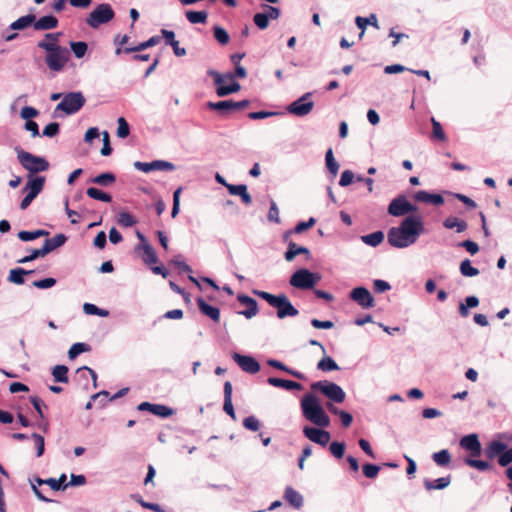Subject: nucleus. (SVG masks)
Returning a JSON list of instances; mask_svg holds the SVG:
<instances>
[{"label": "nucleus", "instance_id": "obj_1", "mask_svg": "<svg viewBox=\"0 0 512 512\" xmlns=\"http://www.w3.org/2000/svg\"><path fill=\"white\" fill-rule=\"evenodd\" d=\"M424 231V223L418 216L406 217L398 227L387 233L388 243L395 248H405L414 244Z\"/></svg>", "mask_w": 512, "mask_h": 512}, {"label": "nucleus", "instance_id": "obj_2", "mask_svg": "<svg viewBox=\"0 0 512 512\" xmlns=\"http://www.w3.org/2000/svg\"><path fill=\"white\" fill-rule=\"evenodd\" d=\"M61 32L47 33L43 41L38 42L37 46L46 51L45 62L52 71H61L70 57V52L66 47L59 45Z\"/></svg>", "mask_w": 512, "mask_h": 512}, {"label": "nucleus", "instance_id": "obj_3", "mask_svg": "<svg viewBox=\"0 0 512 512\" xmlns=\"http://www.w3.org/2000/svg\"><path fill=\"white\" fill-rule=\"evenodd\" d=\"M301 408L303 416L313 424L320 427L330 425L329 416L325 413L314 394L309 393L303 397L301 400Z\"/></svg>", "mask_w": 512, "mask_h": 512}, {"label": "nucleus", "instance_id": "obj_4", "mask_svg": "<svg viewBox=\"0 0 512 512\" xmlns=\"http://www.w3.org/2000/svg\"><path fill=\"white\" fill-rule=\"evenodd\" d=\"M252 293L259 298L265 300L270 306L277 309V317L283 319L285 317H295L299 311L292 305L291 301L285 294L273 295L266 291L252 290Z\"/></svg>", "mask_w": 512, "mask_h": 512}, {"label": "nucleus", "instance_id": "obj_5", "mask_svg": "<svg viewBox=\"0 0 512 512\" xmlns=\"http://www.w3.org/2000/svg\"><path fill=\"white\" fill-rule=\"evenodd\" d=\"M15 152L19 163L28 172L35 174L48 170L49 162L45 158L33 155L20 147H16Z\"/></svg>", "mask_w": 512, "mask_h": 512}, {"label": "nucleus", "instance_id": "obj_6", "mask_svg": "<svg viewBox=\"0 0 512 512\" xmlns=\"http://www.w3.org/2000/svg\"><path fill=\"white\" fill-rule=\"evenodd\" d=\"M208 74L214 78L216 93L219 97L227 96L241 89V85L234 80L235 77L232 73L222 75L217 71L209 70Z\"/></svg>", "mask_w": 512, "mask_h": 512}, {"label": "nucleus", "instance_id": "obj_7", "mask_svg": "<svg viewBox=\"0 0 512 512\" xmlns=\"http://www.w3.org/2000/svg\"><path fill=\"white\" fill-rule=\"evenodd\" d=\"M489 459L497 458L498 464L502 467L512 463V447L507 448V444L501 441H492L485 450Z\"/></svg>", "mask_w": 512, "mask_h": 512}, {"label": "nucleus", "instance_id": "obj_8", "mask_svg": "<svg viewBox=\"0 0 512 512\" xmlns=\"http://www.w3.org/2000/svg\"><path fill=\"white\" fill-rule=\"evenodd\" d=\"M115 17V12L110 4H99L86 18V23L93 29L110 22Z\"/></svg>", "mask_w": 512, "mask_h": 512}, {"label": "nucleus", "instance_id": "obj_9", "mask_svg": "<svg viewBox=\"0 0 512 512\" xmlns=\"http://www.w3.org/2000/svg\"><path fill=\"white\" fill-rule=\"evenodd\" d=\"M320 281V276L316 273L302 268L293 273L290 278V285L302 289H312Z\"/></svg>", "mask_w": 512, "mask_h": 512}, {"label": "nucleus", "instance_id": "obj_10", "mask_svg": "<svg viewBox=\"0 0 512 512\" xmlns=\"http://www.w3.org/2000/svg\"><path fill=\"white\" fill-rule=\"evenodd\" d=\"M85 102L86 99L81 92H70L64 95L55 111H63L67 115L75 114L84 106Z\"/></svg>", "mask_w": 512, "mask_h": 512}, {"label": "nucleus", "instance_id": "obj_11", "mask_svg": "<svg viewBox=\"0 0 512 512\" xmlns=\"http://www.w3.org/2000/svg\"><path fill=\"white\" fill-rule=\"evenodd\" d=\"M312 390L322 392L327 398L335 403H342L345 400V392L343 389L329 381H318L311 385Z\"/></svg>", "mask_w": 512, "mask_h": 512}, {"label": "nucleus", "instance_id": "obj_12", "mask_svg": "<svg viewBox=\"0 0 512 512\" xmlns=\"http://www.w3.org/2000/svg\"><path fill=\"white\" fill-rule=\"evenodd\" d=\"M416 211L417 207L411 204L404 195L394 198L388 206V213L394 217L404 216Z\"/></svg>", "mask_w": 512, "mask_h": 512}, {"label": "nucleus", "instance_id": "obj_13", "mask_svg": "<svg viewBox=\"0 0 512 512\" xmlns=\"http://www.w3.org/2000/svg\"><path fill=\"white\" fill-rule=\"evenodd\" d=\"M250 104L249 100L233 101L224 100L219 102H208L207 107L211 110L218 111L222 114H227L232 111L242 110L248 107Z\"/></svg>", "mask_w": 512, "mask_h": 512}, {"label": "nucleus", "instance_id": "obj_14", "mask_svg": "<svg viewBox=\"0 0 512 512\" xmlns=\"http://www.w3.org/2000/svg\"><path fill=\"white\" fill-rule=\"evenodd\" d=\"M310 96L311 93L304 94L302 97L292 102L287 107V111L290 114L300 117L308 115L314 107L313 101H306L308 98H310Z\"/></svg>", "mask_w": 512, "mask_h": 512}, {"label": "nucleus", "instance_id": "obj_15", "mask_svg": "<svg viewBox=\"0 0 512 512\" xmlns=\"http://www.w3.org/2000/svg\"><path fill=\"white\" fill-rule=\"evenodd\" d=\"M350 298L362 308H370L374 306V298L370 291L365 287H356L350 292Z\"/></svg>", "mask_w": 512, "mask_h": 512}, {"label": "nucleus", "instance_id": "obj_16", "mask_svg": "<svg viewBox=\"0 0 512 512\" xmlns=\"http://www.w3.org/2000/svg\"><path fill=\"white\" fill-rule=\"evenodd\" d=\"M134 167L142 172L148 173L154 170L172 171L175 169L173 163L164 160H155L152 162H140L136 161Z\"/></svg>", "mask_w": 512, "mask_h": 512}, {"label": "nucleus", "instance_id": "obj_17", "mask_svg": "<svg viewBox=\"0 0 512 512\" xmlns=\"http://www.w3.org/2000/svg\"><path fill=\"white\" fill-rule=\"evenodd\" d=\"M232 358L244 372L255 374L260 371L259 362L251 356L233 353Z\"/></svg>", "mask_w": 512, "mask_h": 512}, {"label": "nucleus", "instance_id": "obj_18", "mask_svg": "<svg viewBox=\"0 0 512 512\" xmlns=\"http://www.w3.org/2000/svg\"><path fill=\"white\" fill-rule=\"evenodd\" d=\"M303 434L310 441L315 442L321 446H326L331 438L330 433L328 431L310 426L304 427Z\"/></svg>", "mask_w": 512, "mask_h": 512}, {"label": "nucleus", "instance_id": "obj_19", "mask_svg": "<svg viewBox=\"0 0 512 512\" xmlns=\"http://www.w3.org/2000/svg\"><path fill=\"white\" fill-rule=\"evenodd\" d=\"M139 411H149L156 416L162 418L170 417L173 414V410L162 404H152L149 402H142L137 406Z\"/></svg>", "mask_w": 512, "mask_h": 512}, {"label": "nucleus", "instance_id": "obj_20", "mask_svg": "<svg viewBox=\"0 0 512 512\" xmlns=\"http://www.w3.org/2000/svg\"><path fill=\"white\" fill-rule=\"evenodd\" d=\"M237 300L247 307L246 310L239 312V314L250 319L258 314V305L255 299L248 295L239 294Z\"/></svg>", "mask_w": 512, "mask_h": 512}, {"label": "nucleus", "instance_id": "obj_21", "mask_svg": "<svg viewBox=\"0 0 512 512\" xmlns=\"http://www.w3.org/2000/svg\"><path fill=\"white\" fill-rule=\"evenodd\" d=\"M460 445L462 448L470 451L472 456H479L481 453V444L476 434L464 436L460 441Z\"/></svg>", "mask_w": 512, "mask_h": 512}, {"label": "nucleus", "instance_id": "obj_22", "mask_svg": "<svg viewBox=\"0 0 512 512\" xmlns=\"http://www.w3.org/2000/svg\"><path fill=\"white\" fill-rule=\"evenodd\" d=\"M223 410L233 419L236 420L234 407L232 404V384L226 381L224 384V405Z\"/></svg>", "mask_w": 512, "mask_h": 512}, {"label": "nucleus", "instance_id": "obj_23", "mask_svg": "<svg viewBox=\"0 0 512 512\" xmlns=\"http://www.w3.org/2000/svg\"><path fill=\"white\" fill-rule=\"evenodd\" d=\"M227 190L231 195H237L241 197L242 202L245 205H250L252 203V197L247 191V186L244 184L240 185H226Z\"/></svg>", "mask_w": 512, "mask_h": 512}, {"label": "nucleus", "instance_id": "obj_24", "mask_svg": "<svg viewBox=\"0 0 512 512\" xmlns=\"http://www.w3.org/2000/svg\"><path fill=\"white\" fill-rule=\"evenodd\" d=\"M197 305L201 313L208 316L215 322L220 321V310L217 307L207 304L203 298L197 299Z\"/></svg>", "mask_w": 512, "mask_h": 512}, {"label": "nucleus", "instance_id": "obj_25", "mask_svg": "<svg viewBox=\"0 0 512 512\" xmlns=\"http://www.w3.org/2000/svg\"><path fill=\"white\" fill-rule=\"evenodd\" d=\"M58 26V19L53 15H46L38 20L34 21V29L41 30H51Z\"/></svg>", "mask_w": 512, "mask_h": 512}, {"label": "nucleus", "instance_id": "obj_26", "mask_svg": "<svg viewBox=\"0 0 512 512\" xmlns=\"http://www.w3.org/2000/svg\"><path fill=\"white\" fill-rule=\"evenodd\" d=\"M67 241V237L64 234H57L52 238L46 239L42 246L44 253L47 255L53 250L61 247Z\"/></svg>", "mask_w": 512, "mask_h": 512}, {"label": "nucleus", "instance_id": "obj_27", "mask_svg": "<svg viewBox=\"0 0 512 512\" xmlns=\"http://www.w3.org/2000/svg\"><path fill=\"white\" fill-rule=\"evenodd\" d=\"M267 382L270 385L274 386V387H279V388H283V389H286V390H300V389H302V385L300 383L295 382V381H291V380L270 377V378H268Z\"/></svg>", "mask_w": 512, "mask_h": 512}, {"label": "nucleus", "instance_id": "obj_28", "mask_svg": "<svg viewBox=\"0 0 512 512\" xmlns=\"http://www.w3.org/2000/svg\"><path fill=\"white\" fill-rule=\"evenodd\" d=\"M304 254L307 258L310 257V251L304 246H297L294 242L288 244V249L285 252V260L291 262L297 255Z\"/></svg>", "mask_w": 512, "mask_h": 512}, {"label": "nucleus", "instance_id": "obj_29", "mask_svg": "<svg viewBox=\"0 0 512 512\" xmlns=\"http://www.w3.org/2000/svg\"><path fill=\"white\" fill-rule=\"evenodd\" d=\"M284 499L297 509L303 505V497L290 486L285 489Z\"/></svg>", "mask_w": 512, "mask_h": 512}, {"label": "nucleus", "instance_id": "obj_30", "mask_svg": "<svg viewBox=\"0 0 512 512\" xmlns=\"http://www.w3.org/2000/svg\"><path fill=\"white\" fill-rule=\"evenodd\" d=\"M451 483V476H447V477H441V478H438L436 480H424V487L426 490L428 491H431V490H442L446 487H448Z\"/></svg>", "mask_w": 512, "mask_h": 512}, {"label": "nucleus", "instance_id": "obj_31", "mask_svg": "<svg viewBox=\"0 0 512 512\" xmlns=\"http://www.w3.org/2000/svg\"><path fill=\"white\" fill-rule=\"evenodd\" d=\"M44 183L45 178L42 176H37L32 179H29L23 190H29V193L33 194L36 197L42 191Z\"/></svg>", "mask_w": 512, "mask_h": 512}, {"label": "nucleus", "instance_id": "obj_32", "mask_svg": "<svg viewBox=\"0 0 512 512\" xmlns=\"http://www.w3.org/2000/svg\"><path fill=\"white\" fill-rule=\"evenodd\" d=\"M31 273H33V270H25L23 268L12 269L9 272L8 281L16 285H22L25 282L24 275H28Z\"/></svg>", "mask_w": 512, "mask_h": 512}, {"label": "nucleus", "instance_id": "obj_33", "mask_svg": "<svg viewBox=\"0 0 512 512\" xmlns=\"http://www.w3.org/2000/svg\"><path fill=\"white\" fill-rule=\"evenodd\" d=\"M443 226L447 229H454L456 228L458 233L464 232L468 224L464 220H461L457 217H448L444 220Z\"/></svg>", "mask_w": 512, "mask_h": 512}, {"label": "nucleus", "instance_id": "obj_34", "mask_svg": "<svg viewBox=\"0 0 512 512\" xmlns=\"http://www.w3.org/2000/svg\"><path fill=\"white\" fill-rule=\"evenodd\" d=\"M267 364L273 368H276L278 370L284 371L292 376H294L297 379H304V375L301 372L295 371L284 365L282 362L275 360V359H269L267 361Z\"/></svg>", "mask_w": 512, "mask_h": 512}, {"label": "nucleus", "instance_id": "obj_35", "mask_svg": "<svg viewBox=\"0 0 512 512\" xmlns=\"http://www.w3.org/2000/svg\"><path fill=\"white\" fill-rule=\"evenodd\" d=\"M34 21H35V15L28 14V15L22 16V17L18 18L16 21H14L10 25V28L13 30H22V29L29 27L32 24L34 25Z\"/></svg>", "mask_w": 512, "mask_h": 512}, {"label": "nucleus", "instance_id": "obj_36", "mask_svg": "<svg viewBox=\"0 0 512 512\" xmlns=\"http://www.w3.org/2000/svg\"><path fill=\"white\" fill-rule=\"evenodd\" d=\"M140 250L143 251L142 259L146 264L151 265L157 263L158 257L156 252L149 243H145L144 246L140 248Z\"/></svg>", "mask_w": 512, "mask_h": 512}, {"label": "nucleus", "instance_id": "obj_37", "mask_svg": "<svg viewBox=\"0 0 512 512\" xmlns=\"http://www.w3.org/2000/svg\"><path fill=\"white\" fill-rule=\"evenodd\" d=\"M68 367L65 365H56L52 370V375L56 382L68 383Z\"/></svg>", "mask_w": 512, "mask_h": 512}, {"label": "nucleus", "instance_id": "obj_38", "mask_svg": "<svg viewBox=\"0 0 512 512\" xmlns=\"http://www.w3.org/2000/svg\"><path fill=\"white\" fill-rule=\"evenodd\" d=\"M434 462L441 467H446L451 462V455L447 449H442L432 455Z\"/></svg>", "mask_w": 512, "mask_h": 512}, {"label": "nucleus", "instance_id": "obj_39", "mask_svg": "<svg viewBox=\"0 0 512 512\" xmlns=\"http://www.w3.org/2000/svg\"><path fill=\"white\" fill-rule=\"evenodd\" d=\"M384 240V234L382 231H376L362 237V241L372 247H376Z\"/></svg>", "mask_w": 512, "mask_h": 512}, {"label": "nucleus", "instance_id": "obj_40", "mask_svg": "<svg viewBox=\"0 0 512 512\" xmlns=\"http://www.w3.org/2000/svg\"><path fill=\"white\" fill-rule=\"evenodd\" d=\"M116 181V177L113 173L106 172L99 174L98 176L94 177L91 182L97 185L101 186H110Z\"/></svg>", "mask_w": 512, "mask_h": 512}, {"label": "nucleus", "instance_id": "obj_41", "mask_svg": "<svg viewBox=\"0 0 512 512\" xmlns=\"http://www.w3.org/2000/svg\"><path fill=\"white\" fill-rule=\"evenodd\" d=\"M185 15L192 24L206 23L208 17L206 11H187Z\"/></svg>", "mask_w": 512, "mask_h": 512}, {"label": "nucleus", "instance_id": "obj_42", "mask_svg": "<svg viewBox=\"0 0 512 512\" xmlns=\"http://www.w3.org/2000/svg\"><path fill=\"white\" fill-rule=\"evenodd\" d=\"M86 194L90 198L95 199V200H99V201H103V202H107V203L112 201V197L110 194L103 192L95 187L88 188L86 191Z\"/></svg>", "mask_w": 512, "mask_h": 512}, {"label": "nucleus", "instance_id": "obj_43", "mask_svg": "<svg viewBox=\"0 0 512 512\" xmlns=\"http://www.w3.org/2000/svg\"><path fill=\"white\" fill-rule=\"evenodd\" d=\"M317 368L321 371H334L339 370L338 364L330 357L324 356L317 364Z\"/></svg>", "mask_w": 512, "mask_h": 512}, {"label": "nucleus", "instance_id": "obj_44", "mask_svg": "<svg viewBox=\"0 0 512 512\" xmlns=\"http://www.w3.org/2000/svg\"><path fill=\"white\" fill-rule=\"evenodd\" d=\"M431 123H432L431 138L434 139V140L445 141L446 140V134H445V132H444L440 122H438L435 118L432 117L431 118Z\"/></svg>", "mask_w": 512, "mask_h": 512}, {"label": "nucleus", "instance_id": "obj_45", "mask_svg": "<svg viewBox=\"0 0 512 512\" xmlns=\"http://www.w3.org/2000/svg\"><path fill=\"white\" fill-rule=\"evenodd\" d=\"M460 273L465 277H474L479 274V270L471 265L469 259H465L460 263Z\"/></svg>", "mask_w": 512, "mask_h": 512}, {"label": "nucleus", "instance_id": "obj_46", "mask_svg": "<svg viewBox=\"0 0 512 512\" xmlns=\"http://www.w3.org/2000/svg\"><path fill=\"white\" fill-rule=\"evenodd\" d=\"M90 350H91L90 345H88L86 343L78 342V343L73 344L70 347V349L68 351V356H69L70 359H74L79 354H81L83 352H88Z\"/></svg>", "mask_w": 512, "mask_h": 512}, {"label": "nucleus", "instance_id": "obj_47", "mask_svg": "<svg viewBox=\"0 0 512 512\" xmlns=\"http://www.w3.org/2000/svg\"><path fill=\"white\" fill-rule=\"evenodd\" d=\"M355 22H356L358 28H360L362 30L360 36L363 35L364 30L368 24H371L378 28L377 18L374 14H371L370 17H368V18L357 16L355 19Z\"/></svg>", "mask_w": 512, "mask_h": 512}, {"label": "nucleus", "instance_id": "obj_48", "mask_svg": "<svg viewBox=\"0 0 512 512\" xmlns=\"http://www.w3.org/2000/svg\"><path fill=\"white\" fill-rule=\"evenodd\" d=\"M213 35L214 38L218 41V43L221 45H227L230 41L229 34L221 26H214Z\"/></svg>", "mask_w": 512, "mask_h": 512}, {"label": "nucleus", "instance_id": "obj_49", "mask_svg": "<svg viewBox=\"0 0 512 512\" xmlns=\"http://www.w3.org/2000/svg\"><path fill=\"white\" fill-rule=\"evenodd\" d=\"M325 159L328 170L331 172V174L336 175L339 170V165L334 159L333 151L331 148H329L326 152Z\"/></svg>", "mask_w": 512, "mask_h": 512}, {"label": "nucleus", "instance_id": "obj_50", "mask_svg": "<svg viewBox=\"0 0 512 512\" xmlns=\"http://www.w3.org/2000/svg\"><path fill=\"white\" fill-rule=\"evenodd\" d=\"M70 47L77 58H82L86 54L88 49L87 43L83 41L71 42Z\"/></svg>", "mask_w": 512, "mask_h": 512}, {"label": "nucleus", "instance_id": "obj_51", "mask_svg": "<svg viewBox=\"0 0 512 512\" xmlns=\"http://www.w3.org/2000/svg\"><path fill=\"white\" fill-rule=\"evenodd\" d=\"M132 498L145 509H149L154 512H164L159 504L146 502L140 495H132Z\"/></svg>", "mask_w": 512, "mask_h": 512}, {"label": "nucleus", "instance_id": "obj_52", "mask_svg": "<svg viewBox=\"0 0 512 512\" xmlns=\"http://www.w3.org/2000/svg\"><path fill=\"white\" fill-rule=\"evenodd\" d=\"M136 219L133 215H131L128 212H121L118 215V224L123 227H132L134 224H136Z\"/></svg>", "mask_w": 512, "mask_h": 512}, {"label": "nucleus", "instance_id": "obj_53", "mask_svg": "<svg viewBox=\"0 0 512 512\" xmlns=\"http://www.w3.org/2000/svg\"><path fill=\"white\" fill-rule=\"evenodd\" d=\"M329 450L334 457L340 459L344 456L345 444L343 442L334 441L330 444Z\"/></svg>", "mask_w": 512, "mask_h": 512}, {"label": "nucleus", "instance_id": "obj_54", "mask_svg": "<svg viewBox=\"0 0 512 512\" xmlns=\"http://www.w3.org/2000/svg\"><path fill=\"white\" fill-rule=\"evenodd\" d=\"M147 48H149V47L147 45V40H146L144 42L139 43L138 45H136L134 47H125V48L118 47L116 49L115 53L117 55H119L121 53L140 52V51H143V50H145Z\"/></svg>", "mask_w": 512, "mask_h": 512}, {"label": "nucleus", "instance_id": "obj_55", "mask_svg": "<svg viewBox=\"0 0 512 512\" xmlns=\"http://www.w3.org/2000/svg\"><path fill=\"white\" fill-rule=\"evenodd\" d=\"M253 21H254L255 25L261 30H264L269 26V19L265 12L264 13H256L253 16Z\"/></svg>", "mask_w": 512, "mask_h": 512}, {"label": "nucleus", "instance_id": "obj_56", "mask_svg": "<svg viewBox=\"0 0 512 512\" xmlns=\"http://www.w3.org/2000/svg\"><path fill=\"white\" fill-rule=\"evenodd\" d=\"M362 471L367 478L374 479L377 477L380 471V467L375 464H364L362 467Z\"/></svg>", "mask_w": 512, "mask_h": 512}, {"label": "nucleus", "instance_id": "obj_57", "mask_svg": "<svg viewBox=\"0 0 512 512\" xmlns=\"http://www.w3.org/2000/svg\"><path fill=\"white\" fill-rule=\"evenodd\" d=\"M243 426L247 430L256 432L260 428V422L255 416H248L243 420Z\"/></svg>", "mask_w": 512, "mask_h": 512}, {"label": "nucleus", "instance_id": "obj_58", "mask_svg": "<svg viewBox=\"0 0 512 512\" xmlns=\"http://www.w3.org/2000/svg\"><path fill=\"white\" fill-rule=\"evenodd\" d=\"M83 310L86 314H89V315H99V316H107L108 315V311L102 310V309L98 308L96 305L91 304V303H85L83 305Z\"/></svg>", "mask_w": 512, "mask_h": 512}, {"label": "nucleus", "instance_id": "obj_59", "mask_svg": "<svg viewBox=\"0 0 512 512\" xmlns=\"http://www.w3.org/2000/svg\"><path fill=\"white\" fill-rule=\"evenodd\" d=\"M129 133L130 128L127 121L123 117H120L118 119L117 136L119 138H126L129 135Z\"/></svg>", "mask_w": 512, "mask_h": 512}, {"label": "nucleus", "instance_id": "obj_60", "mask_svg": "<svg viewBox=\"0 0 512 512\" xmlns=\"http://www.w3.org/2000/svg\"><path fill=\"white\" fill-rule=\"evenodd\" d=\"M44 256H46V254L44 253L43 248L33 249L30 255L25 256L22 259H19L18 263H21V264L28 263V262H31V261L37 259L38 257H44Z\"/></svg>", "mask_w": 512, "mask_h": 512}, {"label": "nucleus", "instance_id": "obj_61", "mask_svg": "<svg viewBox=\"0 0 512 512\" xmlns=\"http://www.w3.org/2000/svg\"><path fill=\"white\" fill-rule=\"evenodd\" d=\"M30 402L32 403L34 409L36 410L40 418L43 419L44 414L42 411V407L47 408V406L43 403L42 399L39 396L35 395L30 397Z\"/></svg>", "mask_w": 512, "mask_h": 512}, {"label": "nucleus", "instance_id": "obj_62", "mask_svg": "<svg viewBox=\"0 0 512 512\" xmlns=\"http://www.w3.org/2000/svg\"><path fill=\"white\" fill-rule=\"evenodd\" d=\"M465 462L470 467L476 468L480 471H485V470L489 469V467H490L488 462L482 461V460H475V459L467 458L465 460Z\"/></svg>", "mask_w": 512, "mask_h": 512}, {"label": "nucleus", "instance_id": "obj_63", "mask_svg": "<svg viewBox=\"0 0 512 512\" xmlns=\"http://www.w3.org/2000/svg\"><path fill=\"white\" fill-rule=\"evenodd\" d=\"M59 124L57 122H52L46 125L43 129V136L46 137H54L59 133Z\"/></svg>", "mask_w": 512, "mask_h": 512}, {"label": "nucleus", "instance_id": "obj_64", "mask_svg": "<svg viewBox=\"0 0 512 512\" xmlns=\"http://www.w3.org/2000/svg\"><path fill=\"white\" fill-rule=\"evenodd\" d=\"M38 114H39L38 110L31 106L23 107L20 112V116L23 119H26L27 121L38 116Z\"/></svg>", "mask_w": 512, "mask_h": 512}]
</instances>
